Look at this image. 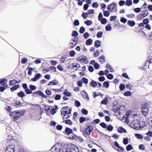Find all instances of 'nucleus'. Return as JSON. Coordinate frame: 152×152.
Listing matches in <instances>:
<instances>
[{
    "label": "nucleus",
    "mask_w": 152,
    "mask_h": 152,
    "mask_svg": "<svg viewBox=\"0 0 152 152\" xmlns=\"http://www.w3.org/2000/svg\"><path fill=\"white\" fill-rule=\"evenodd\" d=\"M119 88L122 91L124 89L125 86L124 84H121L119 86Z\"/></svg>",
    "instance_id": "obj_53"
},
{
    "label": "nucleus",
    "mask_w": 152,
    "mask_h": 152,
    "mask_svg": "<svg viewBox=\"0 0 152 152\" xmlns=\"http://www.w3.org/2000/svg\"><path fill=\"white\" fill-rule=\"evenodd\" d=\"M61 148L60 145L59 144H56L52 147L51 151L52 152H60Z\"/></svg>",
    "instance_id": "obj_7"
},
{
    "label": "nucleus",
    "mask_w": 152,
    "mask_h": 152,
    "mask_svg": "<svg viewBox=\"0 0 152 152\" xmlns=\"http://www.w3.org/2000/svg\"><path fill=\"white\" fill-rule=\"evenodd\" d=\"M15 145L14 144H11L7 146L5 150V152H14Z\"/></svg>",
    "instance_id": "obj_9"
},
{
    "label": "nucleus",
    "mask_w": 152,
    "mask_h": 152,
    "mask_svg": "<svg viewBox=\"0 0 152 152\" xmlns=\"http://www.w3.org/2000/svg\"><path fill=\"white\" fill-rule=\"evenodd\" d=\"M77 60L79 62L87 64L88 63V60L86 57L85 56H80L77 58Z\"/></svg>",
    "instance_id": "obj_8"
},
{
    "label": "nucleus",
    "mask_w": 152,
    "mask_h": 152,
    "mask_svg": "<svg viewBox=\"0 0 152 152\" xmlns=\"http://www.w3.org/2000/svg\"><path fill=\"white\" fill-rule=\"evenodd\" d=\"M82 81L85 84H87L88 83V80L85 77H83L82 78Z\"/></svg>",
    "instance_id": "obj_50"
},
{
    "label": "nucleus",
    "mask_w": 152,
    "mask_h": 152,
    "mask_svg": "<svg viewBox=\"0 0 152 152\" xmlns=\"http://www.w3.org/2000/svg\"><path fill=\"white\" fill-rule=\"evenodd\" d=\"M128 23L129 25L131 26H133L135 24V23L134 21H131V20H128Z\"/></svg>",
    "instance_id": "obj_34"
},
{
    "label": "nucleus",
    "mask_w": 152,
    "mask_h": 152,
    "mask_svg": "<svg viewBox=\"0 0 152 152\" xmlns=\"http://www.w3.org/2000/svg\"><path fill=\"white\" fill-rule=\"evenodd\" d=\"M81 95L83 98H88V95L87 93L85 92L82 91L81 92Z\"/></svg>",
    "instance_id": "obj_35"
},
{
    "label": "nucleus",
    "mask_w": 152,
    "mask_h": 152,
    "mask_svg": "<svg viewBox=\"0 0 152 152\" xmlns=\"http://www.w3.org/2000/svg\"><path fill=\"white\" fill-rule=\"evenodd\" d=\"M50 113L51 114H54L56 113V110L54 108L53 109H51V110L50 111Z\"/></svg>",
    "instance_id": "obj_61"
},
{
    "label": "nucleus",
    "mask_w": 152,
    "mask_h": 152,
    "mask_svg": "<svg viewBox=\"0 0 152 152\" xmlns=\"http://www.w3.org/2000/svg\"><path fill=\"white\" fill-rule=\"evenodd\" d=\"M108 99L107 97H105L101 102V103L102 104H106L108 102Z\"/></svg>",
    "instance_id": "obj_23"
},
{
    "label": "nucleus",
    "mask_w": 152,
    "mask_h": 152,
    "mask_svg": "<svg viewBox=\"0 0 152 152\" xmlns=\"http://www.w3.org/2000/svg\"><path fill=\"white\" fill-rule=\"evenodd\" d=\"M116 4L113 3L107 6V9L110 12H117L118 11Z\"/></svg>",
    "instance_id": "obj_4"
},
{
    "label": "nucleus",
    "mask_w": 152,
    "mask_h": 152,
    "mask_svg": "<svg viewBox=\"0 0 152 152\" xmlns=\"http://www.w3.org/2000/svg\"><path fill=\"white\" fill-rule=\"evenodd\" d=\"M100 62L102 64L105 62V57L104 56H102L99 58Z\"/></svg>",
    "instance_id": "obj_32"
},
{
    "label": "nucleus",
    "mask_w": 152,
    "mask_h": 152,
    "mask_svg": "<svg viewBox=\"0 0 152 152\" xmlns=\"http://www.w3.org/2000/svg\"><path fill=\"white\" fill-rule=\"evenodd\" d=\"M66 152H79V150L77 146L73 145L67 148Z\"/></svg>",
    "instance_id": "obj_6"
},
{
    "label": "nucleus",
    "mask_w": 152,
    "mask_h": 152,
    "mask_svg": "<svg viewBox=\"0 0 152 152\" xmlns=\"http://www.w3.org/2000/svg\"><path fill=\"white\" fill-rule=\"evenodd\" d=\"M81 112L83 114L85 115H87L88 113V111L84 108L82 109L81 110Z\"/></svg>",
    "instance_id": "obj_38"
},
{
    "label": "nucleus",
    "mask_w": 152,
    "mask_h": 152,
    "mask_svg": "<svg viewBox=\"0 0 152 152\" xmlns=\"http://www.w3.org/2000/svg\"><path fill=\"white\" fill-rule=\"evenodd\" d=\"M63 94L66 96L69 97L71 96L72 95V94L70 92L68 91L66 89H65L64 90L63 92Z\"/></svg>",
    "instance_id": "obj_22"
},
{
    "label": "nucleus",
    "mask_w": 152,
    "mask_h": 152,
    "mask_svg": "<svg viewBox=\"0 0 152 152\" xmlns=\"http://www.w3.org/2000/svg\"><path fill=\"white\" fill-rule=\"evenodd\" d=\"M72 67L76 70H77L80 67V65L77 63L75 64L74 63H72Z\"/></svg>",
    "instance_id": "obj_20"
},
{
    "label": "nucleus",
    "mask_w": 152,
    "mask_h": 152,
    "mask_svg": "<svg viewBox=\"0 0 152 152\" xmlns=\"http://www.w3.org/2000/svg\"><path fill=\"white\" fill-rule=\"evenodd\" d=\"M93 128L91 126H88L84 130V133L87 134H90L92 131Z\"/></svg>",
    "instance_id": "obj_11"
},
{
    "label": "nucleus",
    "mask_w": 152,
    "mask_h": 152,
    "mask_svg": "<svg viewBox=\"0 0 152 152\" xmlns=\"http://www.w3.org/2000/svg\"><path fill=\"white\" fill-rule=\"evenodd\" d=\"M113 129V127L111 125L108 126L107 129L108 130L111 131Z\"/></svg>",
    "instance_id": "obj_62"
},
{
    "label": "nucleus",
    "mask_w": 152,
    "mask_h": 152,
    "mask_svg": "<svg viewBox=\"0 0 152 152\" xmlns=\"http://www.w3.org/2000/svg\"><path fill=\"white\" fill-rule=\"evenodd\" d=\"M75 105L78 107L80 106L81 105L80 102L77 100L75 101Z\"/></svg>",
    "instance_id": "obj_48"
},
{
    "label": "nucleus",
    "mask_w": 152,
    "mask_h": 152,
    "mask_svg": "<svg viewBox=\"0 0 152 152\" xmlns=\"http://www.w3.org/2000/svg\"><path fill=\"white\" fill-rule=\"evenodd\" d=\"M132 4V1L131 0H127L126 1V4L128 6L131 5Z\"/></svg>",
    "instance_id": "obj_41"
},
{
    "label": "nucleus",
    "mask_w": 152,
    "mask_h": 152,
    "mask_svg": "<svg viewBox=\"0 0 152 152\" xmlns=\"http://www.w3.org/2000/svg\"><path fill=\"white\" fill-rule=\"evenodd\" d=\"M107 20L104 18H103L101 20V22L102 24H104L107 22Z\"/></svg>",
    "instance_id": "obj_49"
},
{
    "label": "nucleus",
    "mask_w": 152,
    "mask_h": 152,
    "mask_svg": "<svg viewBox=\"0 0 152 152\" xmlns=\"http://www.w3.org/2000/svg\"><path fill=\"white\" fill-rule=\"evenodd\" d=\"M64 122L66 124L69 125H72V122L69 119L66 120Z\"/></svg>",
    "instance_id": "obj_37"
},
{
    "label": "nucleus",
    "mask_w": 152,
    "mask_h": 152,
    "mask_svg": "<svg viewBox=\"0 0 152 152\" xmlns=\"http://www.w3.org/2000/svg\"><path fill=\"white\" fill-rule=\"evenodd\" d=\"M133 149V147L132 145L130 144H129L126 147V150L127 151H129L132 150Z\"/></svg>",
    "instance_id": "obj_36"
},
{
    "label": "nucleus",
    "mask_w": 152,
    "mask_h": 152,
    "mask_svg": "<svg viewBox=\"0 0 152 152\" xmlns=\"http://www.w3.org/2000/svg\"><path fill=\"white\" fill-rule=\"evenodd\" d=\"M6 80L5 79H0V84L3 86L7 87V85L5 82Z\"/></svg>",
    "instance_id": "obj_15"
},
{
    "label": "nucleus",
    "mask_w": 152,
    "mask_h": 152,
    "mask_svg": "<svg viewBox=\"0 0 152 152\" xmlns=\"http://www.w3.org/2000/svg\"><path fill=\"white\" fill-rule=\"evenodd\" d=\"M89 34L87 32H86L84 34L83 37L85 39H86L89 37Z\"/></svg>",
    "instance_id": "obj_64"
},
{
    "label": "nucleus",
    "mask_w": 152,
    "mask_h": 152,
    "mask_svg": "<svg viewBox=\"0 0 152 152\" xmlns=\"http://www.w3.org/2000/svg\"><path fill=\"white\" fill-rule=\"evenodd\" d=\"M101 42L99 40H96L94 43V46L96 48H98L100 46Z\"/></svg>",
    "instance_id": "obj_25"
},
{
    "label": "nucleus",
    "mask_w": 152,
    "mask_h": 152,
    "mask_svg": "<svg viewBox=\"0 0 152 152\" xmlns=\"http://www.w3.org/2000/svg\"><path fill=\"white\" fill-rule=\"evenodd\" d=\"M92 6L94 8H97L99 6V4L97 2H94L92 4Z\"/></svg>",
    "instance_id": "obj_58"
},
{
    "label": "nucleus",
    "mask_w": 152,
    "mask_h": 152,
    "mask_svg": "<svg viewBox=\"0 0 152 152\" xmlns=\"http://www.w3.org/2000/svg\"><path fill=\"white\" fill-rule=\"evenodd\" d=\"M90 84L93 87H95L97 85V83L94 80H92Z\"/></svg>",
    "instance_id": "obj_29"
},
{
    "label": "nucleus",
    "mask_w": 152,
    "mask_h": 152,
    "mask_svg": "<svg viewBox=\"0 0 152 152\" xmlns=\"http://www.w3.org/2000/svg\"><path fill=\"white\" fill-rule=\"evenodd\" d=\"M25 92L27 94H30L32 93V90H30L27 88L26 90H25Z\"/></svg>",
    "instance_id": "obj_44"
},
{
    "label": "nucleus",
    "mask_w": 152,
    "mask_h": 152,
    "mask_svg": "<svg viewBox=\"0 0 152 152\" xmlns=\"http://www.w3.org/2000/svg\"><path fill=\"white\" fill-rule=\"evenodd\" d=\"M77 39L74 37L73 38L71 41V42L69 44V45L71 48H74V46H75L77 42Z\"/></svg>",
    "instance_id": "obj_10"
},
{
    "label": "nucleus",
    "mask_w": 152,
    "mask_h": 152,
    "mask_svg": "<svg viewBox=\"0 0 152 152\" xmlns=\"http://www.w3.org/2000/svg\"><path fill=\"white\" fill-rule=\"evenodd\" d=\"M17 95L18 96L23 98L26 95L23 92L20 91L18 93Z\"/></svg>",
    "instance_id": "obj_24"
},
{
    "label": "nucleus",
    "mask_w": 152,
    "mask_h": 152,
    "mask_svg": "<svg viewBox=\"0 0 152 152\" xmlns=\"http://www.w3.org/2000/svg\"><path fill=\"white\" fill-rule=\"evenodd\" d=\"M146 121L150 127L152 128V118H148Z\"/></svg>",
    "instance_id": "obj_19"
},
{
    "label": "nucleus",
    "mask_w": 152,
    "mask_h": 152,
    "mask_svg": "<svg viewBox=\"0 0 152 152\" xmlns=\"http://www.w3.org/2000/svg\"><path fill=\"white\" fill-rule=\"evenodd\" d=\"M105 29L107 31H110L111 30L112 27L111 26V25L110 24H109L106 26L105 27Z\"/></svg>",
    "instance_id": "obj_31"
},
{
    "label": "nucleus",
    "mask_w": 152,
    "mask_h": 152,
    "mask_svg": "<svg viewBox=\"0 0 152 152\" xmlns=\"http://www.w3.org/2000/svg\"><path fill=\"white\" fill-rule=\"evenodd\" d=\"M125 4V1L124 0H121L119 2V5L120 6H123Z\"/></svg>",
    "instance_id": "obj_57"
},
{
    "label": "nucleus",
    "mask_w": 152,
    "mask_h": 152,
    "mask_svg": "<svg viewBox=\"0 0 152 152\" xmlns=\"http://www.w3.org/2000/svg\"><path fill=\"white\" fill-rule=\"evenodd\" d=\"M42 76V75L39 73L36 74L34 77L32 78L31 79V80L34 82L36 81H37Z\"/></svg>",
    "instance_id": "obj_12"
},
{
    "label": "nucleus",
    "mask_w": 152,
    "mask_h": 152,
    "mask_svg": "<svg viewBox=\"0 0 152 152\" xmlns=\"http://www.w3.org/2000/svg\"><path fill=\"white\" fill-rule=\"evenodd\" d=\"M12 104L14 106L19 105H20L21 103L20 102L16 101L15 102H12Z\"/></svg>",
    "instance_id": "obj_42"
},
{
    "label": "nucleus",
    "mask_w": 152,
    "mask_h": 152,
    "mask_svg": "<svg viewBox=\"0 0 152 152\" xmlns=\"http://www.w3.org/2000/svg\"><path fill=\"white\" fill-rule=\"evenodd\" d=\"M103 32L102 31L99 32L97 34V37L98 38H101L102 37Z\"/></svg>",
    "instance_id": "obj_45"
},
{
    "label": "nucleus",
    "mask_w": 152,
    "mask_h": 152,
    "mask_svg": "<svg viewBox=\"0 0 152 152\" xmlns=\"http://www.w3.org/2000/svg\"><path fill=\"white\" fill-rule=\"evenodd\" d=\"M126 117L125 122L128 124L130 122V126L132 128L137 130L141 129V126L139 125L138 119L139 118V115L132 111L127 112L126 114Z\"/></svg>",
    "instance_id": "obj_1"
},
{
    "label": "nucleus",
    "mask_w": 152,
    "mask_h": 152,
    "mask_svg": "<svg viewBox=\"0 0 152 152\" xmlns=\"http://www.w3.org/2000/svg\"><path fill=\"white\" fill-rule=\"evenodd\" d=\"M149 107V103H145L141 107L142 112L143 115L145 116L147 115Z\"/></svg>",
    "instance_id": "obj_5"
},
{
    "label": "nucleus",
    "mask_w": 152,
    "mask_h": 152,
    "mask_svg": "<svg viewBox=\"0 0 152 152\" xmlns=\"http://www.w3.org/2000/svg\"><path fill=\"white\" fill-rule=\"evenodd\" d=\"M127 20L124 17H123L120 19L121 21L124 23H125Z\"/></svg>",
    "instance_id": "obj_63"
},
{
    "label": "nucleus",
    "mask_w": 152,
    "mask_h": 152,
    "mask_svg": "<svg viewBox=\"0 0 152 152\" xmlns=\"http://www.w3.org/2000/svg\"><path fill=\"white\" fill-rule=\"evenodd\" d=\"M148 14V13L147 10H145L142 12L141 14L143 17H145Z\"/></svg>",
    "instance_id": "obj_43"
},
{
    "label": "nucleus",
    "mask_w": 152,
    "mask_h": 152,
    "mask_svg": "<svg viewBox=\"0 0 152 152\" xmlns=\"http://www.w3.org/2000/svg\"><path fill=\"white\" fill-rule=\"evenodd\" d=\"M73 24L74 26H78L79 25V21L77 20H75L74 21Z\"/></svg>",
    "instance_id": "obj_56"
},
{
    "label": "nucleus",
    "mask_w": 152,
    "mask_h": 152,
    "mask_svg": "<svg viewBox=\"0 0 152 152\" xmlns=\"http://www.w3.org/2000/svg\"><path fill=\"white\" fill-rule=\"evenodd\" d=\"M109 12H110L107 10L104 11L103 12V15L104 16L106 17L109 16L110 14Z\"/></svg>",
    "instance_id": "obj_39"
},
{
    "label": "nucleus",
    "mask_w": 152,
    "mask_h": 152,
    "mask_svg": "<svg viewBox=\"0 0 152 152\" xmlns=\"http://www.w3.org/2000/svg\"><path fill=\"white\" fill-rule=\"evenodd\" d=\"M86 120L85 118L83 117H81L80 118V123H83L85 121H86Z\"/></svg>",
    "instance_id": "obj_54"
},
{
    "label": "nucleus",
    "mask_w": 152,
    "mask_h": 152,
    "mask_svg": "<svg viewBox=\"0 0 152 152\" xmlns=\"http://www.w3.org/2000/svg\"><path fill=\"white\" fill-rule=\"evenodd\" d=\"M84 23L87 25L89 26L92 23V22L90 20H87Z\"/></svg>",
    "instance_id": "obj_46"
},
{
    "label": "nucleus",
    "mask_w": 152,
    "mask_h": 152,
    "mask_svg": "<svg viewBox=\"0 0 152 152\" xmlns=\"http://www.w3.org/2000/svg\"><path fill=\"white\" fill-rule=\"evenodd\" d=\"M39 94V95L41 96L43 98H47V96L45 94L41 91H37L33 94L34 95L35 94Z\"/></svg>",
    "instance_id": "obj_13"
},
{
    "label": "nucleus",
    "mask_w": 152,
    "mask_h": 152,
    "mask_svg": "<svg viewBox=\"0 0 152 152\" xmlns=\"http://www.w3.org/2000/svg\"><path fill=\"white\" fill-rule=\"evenodd\" d=\"M69 136L68 137L69 138L75 140L77 139V137L76 135L72 133L70 134Z\"/></svg>",
    "instance_id": "obj_21"
},
{
    "label": "nucleus",
    "mask_w": 152,
    "mask_h": 152,
    "mask_svg": "<svg viewBox=\"0 0 152 152\" xmlns=\"http://www.w3.org/2000/svg\"><path fill=\"white\" fill-rule=\"evenodd\" d=\"M85 31V29L83 27H81L80 29V32L81 33H83Z\"/></svg>",
    "instance_id": "obj_59"
},
{
    "label": "nucleus",
    "mask_w": 152,
    "mask_h": 152,
    "mask_svg": "<svg viewBox=\"0 0 152 152\" xmlns=\"http://www.w3.org/2000/svg\"><path fill=\"white\" fill-rule=\"evenodd\" d=\"M117 131L118 132L120 133H126V130L121 126L118 129Z\"/></svg>",
    "instance_id": "obj_17"
},
{
    "label": "nucleus",
    "mask_w": 152,
    "mask_h": 152,
    "mask_svg": "<svg viewBox=\"0 0 152 152\" xmlns=\"http://www.w3.org/2000/svg\"><path fill=\"white\" fill-rule=\"evenodd\" d=\"M124 96H130L131 95V93L130 91H128L124 93Z\"/></svg>",
    "instance_id": "obj_40"
},
{
    "label": "nucleus",
    "mask_w": 152,
    "mask_h": 152,
    "mask_svg": "<svg viewBox=\"0 0 152 152\" xmlns=\"http://www.w3.org/2000/svg\"><path fill=\"white\" fill-rule=\"evenodd\" d=\"M65 132L67 135H69L70 134L72 133V130L70 128L68 127H66L65 129Z\"/></svg>",
    "instance_id": "obj_18"
},
{
    "label": "nucleus",
    "mask_w": 152,
    "mask_h": 152,
    "mask_svg": "<svg viewBox=\"0 0 152 152\" xmlns=\"http://www.w3.org/2000/svg\"><path fill=\"white\" fill-rule=\"evenodd\" d=\"M24 112V110H21L13 111L10 112L9 115L14 120H16L20 118L21 116L23 115Z\"/></svg>",
    "instance_id": "obj_2"
},
{
    "label": "nucleus",
    "mask_w": 152,
    "mask_h": 152,
    "mask_svg": "<svg viewBox=\"0 0 152 152\" xmlns=\"http://www.w3.org/2000/svg\"><path fill=\"white\" fill-rule=\"evenodd\" d=\"M67 56L66 55H64L60 59L61 62L62 63H64V61L67 58Z\"/></svg>",
    "instance_id": "obj_26"
},
{
    "label": "nucleus",
    "mask_w": 152,
    "mask_h": 152,
    "mask_svg": "<svg viewBox=\"0 0 152 152\" xmlns=\"http://www.w3.org/2000/svg\"><path fill=\"white\" fill-rule=\"evenodd\" d=\"M135 136L136 137L139 139H142L143 138V136L141 134H135Z\"/></svg>",
    "instance_id": "obj_30"
},
{
    "label": "nucleus",
    "mask_w": 152,
    "mask_h": 152,
    "mask_svg": "<svg viewBox=\"0 0 152 152\" xmlns=\"http://www.w3.org/2000/svg\"><path fill=\"white\" fill-rule=\"evenodd\" d=\"M78 33L76 31H73L72 36L77 37L78 36Z\"/></svg>",
    "instance_id": "obj_51"
},
{
    "label": "nucleus",
    "mask_w": 152,
    "mask_h": 152,
    "mask_svg": "<svg viewBox=\"0 0 152 152\" xmlns=\"http://www.w3.org/2000/svg\"><path fill=\"white\" fill-rule=\"evenodd\" d=\"M106 68L107 69H109L110 71L111 72H113L114 71L113 69L111 67L110 65H109L108 64H107Z\"/></svg>",
    "instance_id": "obj_47"
},
{
    "label": "nucleus",
    "mask_w": 152,
    "mask_h": 152,
    "mask_svg": "<svg viewBox=\"0 0 152 152\" xmlns=\"http://www.w3.org/2000/svg\"><path fill=\"white\" fill-rule=\"evenodd\" d=\"M20 86L19 85H17L12 87L10 89L12 91H13L16 90Z\"/></svg>",
    "instance_id": "obj_27"
},
{
    "label": "nucleus",
    "mask_w": 152,
    "mask_h": 152,
    "mask_svg": "<svg viewBox=\"0 0 152 152\" xmlns=\"http://www.w3.org/2000/svg\"><path fill=\"white\" fill-rule=\"evenodd\" d=\"M93 41L92 39L89 38L87 39L86 42V45H90L92 44Z\"/></svg>",
    "instance_id": "obj_28"
},
{
    "label": "nucleus",
    "mask_w": 152,
    "mask_h": 152,
    "mask_svg": "<svg viewBox=\"0 0 152 152\" xmlns=\"http://www.w3.org/2000/svg\"><path fill=\"white\" fill-rule=\"evenodd\" d=\"M100 125L104 128H106L107 127V125L104 122L100 123Z\"/></svg>",
    "instance_id": "obj_55"
},
{
    "label": "nucleus",
    "mask_w": 152,
    "mask_h": 152,
    "mask_svg": "<svg viewBox=\"0 0 152 152\" xmlns=\"http://www.w3.org/2000/svg\"><path fill=\"white\" fill-rule=\"evenodd\" d=\"M98 80H99V81H100L103 82L105 80V78H104V77L101 76V77H100L99 78Z\"/></svg>",
    "instance_id": "obj_60"
},
{
    "label": "nucleus",
    "mask_w": 152,
    "mask_h": 152,
    "mask_svg": "<svg viewBox=\"0 0 152 152\" xmlns=\"http://www.w3.org/2000/svg\"><path fill=\"white\" fill-rule=\"evenodd\" d=\"M117 17L116 16H112L110 17V20L111 21H114L116 19Z\"/></svg>",
    "instance_id": "obj_52"
},
{
    "label": "nucleus",
    "mask_w": 152,
    "mask_h": 152,
    "mask_svg": "<svg viewBox=\"0 0 152 152\" xmlns=\"http://www.w3.org/2000/svg\"><path fill=\"white\" fill-rule=\"evenodd\" d=\"M59 82L58 81L55 80L49 82L48 84V86H50V85H56Z\"/></svg>",
    "instance_id": "obj_14"
},
{
    "label": "nucleus",
    "mask_w": 152,
    "mask_h": 152,
    "mask_svg": "<svg viewBox=\"0 0 152 152\" xmlns=\"http://www.w3.org/2000/svg\"><path fill=\"white\" fill-rule=\"evenodd\" d=\"M72 110L68 107H63L61 110V114L64 118H67L71 116Z\"/></svg>",
    "instance_id": "obj_3"
},
{
    "label": "nucleus",
    "mask_w": 152,
    "mask_h": 152,
    "mask_svg": "<svg viewBox=\"0 0 152 152\" xmlns=\"http://www.w3.org/2000/svg\"><path fill=\"white\" fill-rule=\"evenodd\" d=\"M109 86V83L107 81L104 82L103 83V86L104 87L107 88Z\"/></svg>",
    "instance_id": "obj_33"
},
{
    "label": "nucleus",
    "mask_w": 152,
    "mask_h": 152,
    "mask_svg": "<svg viewBox=\"0 0 152 152\" xmlns=\"http://www.w3.org/2000/svg\"><path fill=\"white\" fill-rule=\"evenodd\" d=\"M21 81L20 80L18 81L15 80H10L9 83L11 85L13 86L17 83H19Z\"/></svg>",
    "instance_id": "obj_16"
}]
</instances>
